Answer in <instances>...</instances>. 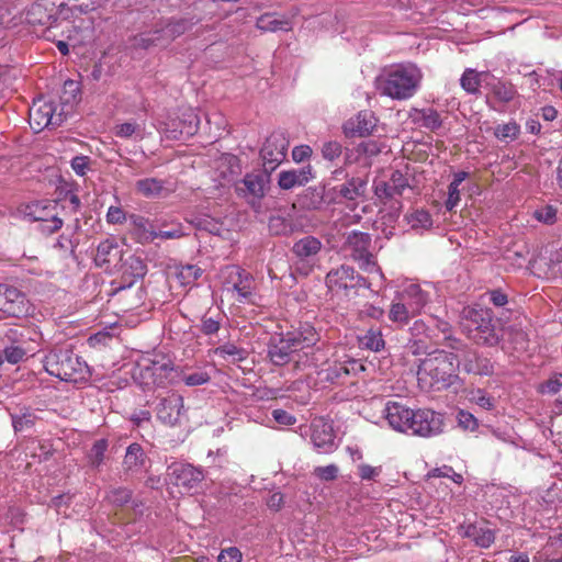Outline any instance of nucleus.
Listing matches in <instances>:
<instances>
[{
    "mask_svg": "<svg viewBox=\"0 0 562 562\" xmlns=\"http://www.w3.org/2000/svg\"><path fill=\"white\" fill-rule=\"evenodd\" d=\"M385 417L390 426L402 432L412 431L423 437L438 435L442 431V415L431 409L413 411L396 402H389Z\"/></svg>",
    "mask_w": 562,
    "mask_h": 562,
    "instance_id": "f257e3e1",
    "label": "nucleus"
},
{
    "mask_svg": "<svg viewBox=\"0 0 562 562\" xmlns=\"http://www.w3.org/2000/svg\"><path fill=\"white\" fill-rule=\"evenodd\" d=\"M420 80L422 72L415 65H398L391 69L384 78H378L376 86L382 94L404 100L416 92Z\"/></svg>",
    "mask_w": 562,
    "mask_h": 562,
    "instance_id": "f03ea898",
    "label": "nucleus"
},
{
    "mask_svg": "<svg viewBox=\"0 0 562 562\" xmlns=\"http://www.w3.org/2000/svg\"><path fill=\"white\" fill-rule=\"evenodd\" d=\"M43 362L50 375L63 381L78 382L90 374L87 363L69 348H54Z\"/></svg>",
    "mask_w": 562,
    "mask_h": 562,
    "instance_id": "7ed1b4c3",
    "label": "nucleus"
},
{
    "mask_svg": "<svg viewBox=\"0 0 562 562\" xmlns=\"http://www.w3.org/2000/svg\"><path fill=\"white\" fill-rule=\"evenodd\" d=\"M462 317L469 323V337L475 344L493 347L499 342L502 329L497 328L492 310L468 306L463 308Z\"/></svg>",
    "mask_w": 562,
    "mask_h": 562,
    "instance_id": "20e7f679",
    "label": "nucleus"
},
{
    "mask_svg": "<svg viewBox=\"0 0 562 562\" xmlns=\"http://www.w3.org/2000/svg\"><path fill=\"white\" fill-rule=\"evenodd\" d=\"M432 353L431 357L420 360L417 373L428 375L432 383H441L445 386L456 384L459 381V375L456 373L459 370L458 355L438 349L432 350Z\"/></svg>",
    "mask_w": 562,
    "mask_h": 562,
    "instance_id": "39448f33",
    "label": "nucleus"
},
{
    "mask_svg": "<svg viewBox=\"0 0 562 562\" xmlns=\"http://www.w3.org/2000/svg\"><path fill=\"white\" fill-rule=\"evenodd\" d=\"M270 169L256 170L246 173L245 177L235 183L236 194L255 211L260 212L262 199L270 188Z\"/></svg>",
    "mask_w": 562,
    "mask_h": 562,
    "instance_id": "423d86ee",
    "label": "nucleus"
},
{
    "mask_svg": "<svg viewBox=\"0 0 562 562\" xmlns=\"http://www.w3.org/2000/svg\"><path fill=\"white\" fill-rule=\"evenodd\" d=\"M447 347L461 351L458 356L457 368L468 374L480 376H491L494 374V364L490 358L483 356L479 351L471 349L468 345L463 344L460 339L447 336Z\"/></svg>",
    "mask_w": 562,
    "mask_h": 562,
    "instance_id": "0eeeda50",
    "label": "nucleus"
},
{
    "mask_svg": "<svg viewBox=\"0 0 562 562\" xmlns=\"http://www.w3.org/2000/svg\"><path fill=\"white\" fill-rule=\"evenodd\" d=\"M325 282L330 291L338 292L342 290L346 296L357 295L358 289H369L371 285L368 279L357 273L352 267L345 265L330 270L325 278Z\"/></svg>",
    "mask_w": 562,
    "mask_h": 562,
    "instance_id": "6e6552de",
    "label": "nucleus"
},
{
    "mask_svg": "<svg viewBox=\"0 0 562 562\" xmlns=\"http://www.w3.org/2000/svg\"><path fill=\"white\" fill-rule=\"evenodd\" d=\"M371 235L363 232L352 231L346 239V247L350 250L351 258L359 263V268L364 272H380L372 252L369 250L371 246Z\"/></svg>",
    "mask_w": 562,
    "mask_h": 562,
    "instance_id": "1a4fd4ad",
    "label": "nucleus"
},
{
    "mask_svg": "<svg viewBox=\"0 0 562 562\" xmlns=\"http://www.w3.org/2000/svg\"><path fill=\"white\" fill-rule=\"evenodd\" d=\"M167 477L170 484L189 492L201 484L205 474L201 468L189 463L175 462L168 467Z\"/></svg>",
    "mask_w": 562,
    "mask_h": 562,
    "instance_id": "9d476101",
    "label": "nucleus"
},
{
    "mask_svg": "<svg viewBox=\"0 0 562 562\" xmlns=\"http://www.w3.org/2000/svg\"><path fill=\"white\" fill-rule=\"evenodd\" d=\"M288 148L289 139L284 132L278 131L271 133L260 150L263 167L273 171L276 167L285 159Z\"/></svg>",
    "mask_w": 562,
    "mask_h": 562,
    "instance_id": "9b49d317",
    "label": "nucleus"
},
{
    "mask_svg": "<svg viewBox=\"0 0 562 562\" xmlns=\"http://www.w3.org/2000/svg\"><path fill=\"white\" fill-rule=\"evenodd\" d=\"M140 378L146 385L166 386L179 382L180 371L173 367L171 361H153L151 364L140 369Z\"/></svg>",
    "mask_w": 562,
    "mask_h": 562,
    "instance_id": "f8f14e48",
    "label": "nucleus"
},
{
    "mask_svg": "<svg viewBox=\"0 0 562 562\" xmlns=\"http://www.w3.org/2000/svg\"><path fill=\"white\" fill-rule=\"evenodd\" d=\"M30 302L19 289L5 284L0 297V311L11 317H23L29 314Z\"/></svg>",
    "mask_w": 562,
    "mask_h": 562,
    "instance_id": "ddd939ff",
    "label": "nucleus"
},
{
    "mask_svg": "<svg viewBox=\"0 0 562 562\" xmlns=\"http://www.w3.org/2000/svg\"><path fill=\"white\" fill-rule=\"evenodd\" d=\"M294 341L288 339L284 334L270 338L267 345V357L273 366L282 367L293 360V356L299 352Z\"/></svg>",
    "mask_w": 562,
    "mask_h": 562,
    "instance_id": "4468645a",
    "label": "nucleus"
},
{
    "mask_svg": "<svg viewBox=\"0 0 562 562\" xmlns=\"http://www.w3.org/2000/svg\"><path fill=\"white\" fill-rule=\"evenodd\" d=\"M183 408V397L171 393L160 398L156 406V416L164 425L172 427L179 423Z\"/></svg>",
    "mask_w": 562,
    "mask_h": 562,
    "instance_id": "2eb2a0df",
    "label": "nucleus"
},
{
    "mask_svg": "<svg viewBox=\"0 0 562 562\" xmlns=\"http://www.w3.org/2000/svg\"><path fill=\"white\" fill-rule=\"evenodd\" d=\"M63 114H55V108L52 103L34 102L30 108V122L34 123V128L42 130L46 126H58L63 123Z\"/></svg>",
    "mask_w": 562,
    "mask_h": 562,
    "instance_id": "dca6fc26",
    "label": "nucleus"
},
{
    "mask_svg": "<svg viewBox=\"0 0 562 562\" xmlns=\"http://www.w3.org/2000/svg\"><path fill=\"white\" fill-rule=\"evenodd\" d=\"M149 462L143 447L137 442H133L127 447L124 456L123 473L126 477L132 476L146 469Z\"/></svg>",
    "mask_w": 562,
    "mask_h": 562,
    "instance_id": "f3484780",
    "label": "nucleus"
},
{
    "mask_svg": "<svg viewBox=\"0 0 562 562\" xmlns=\"http://www.w3.org/2000/svg\"><path fill=\"white\" fill-rule=\"evenodd\" d=\"M313 177L311 165L297 169L282 170L278 175V186L282 190H291L295 187L305 186Z\"/></svg>",
    "mask_w": 562,
    "mask_h": 562,
    "instance_id": "a211bd4d",
    "label": "nucleus"
},
{
    "mask_svg": "<svg viewBox=\"0 0 562 562\" xmlns=\"http://www.w3.org/2000/svg\"><path fill=\"white\" fill-rule=\"evenodd\" d=\"M168 184L169 182L166 180L145 178L136 181L135 190L147 199L166 198L175 191Z\"/></svg>",
    "mask_w": 562,
    "mask_h": 562,
    "instance_id": "6ab92c4d",
    "label": "nucleus"
},
{
    "mask_svg": "<svg viewBox=\"0 0 562 562\" xmlns=\"http://www.w3.org/2000/svg\"><path fill=\"white\" fill-rule=\"evenodd\" d=\"M57 10L52 0H40L27 11V20L32 24L50 25L56 21Z\"/></svg>",
    "mask_w": 562,
    "mask_h": 562,
    "instance_id": "aec40b11",
    "label": "nucleus"
},
{
    "mask_svg": "<svg viewBox=\"0 0 562 562\" xmlns=\"http://www.w3.org/2000/svg\"><path fill=\"white\" fill-rule=\"evenodd\" d=\"M375 127V119L371 112H360L355 119L348 120L344 124L346 136H367Z\"/></svg>",
    "mask_w": 562,
    "mask_h": 562,
    "instance_id": "412c9836",
    "label": "nucleus"
},
{
    "mask_svg": "<svg viewBox=\"0 0 562 562\" xmlns=\"http://www.w3.org/2000/svg\"><path fill=\"white\" fill-rule=\"evenodd\" d=\"M406 187H408L406 177L400 170H395L387 182H381L375 187L374 193L379 199H392L395 195H402Z\"/></svg>",
    "mask_w": 562,
    "mask_h": 562,
    "instance_id": "4be33fe9",
    "label": "nucleus"
},
{
    "mask_svg": "<svg viewBox=\"0 0 562 562\" xmlns=\"http://www.w3.org/2000/svg\"><path fill=\"white\" fill-rule=\"evenodd\" d=\"M412 336L414 339H411L409 348L414 356L418 355H427V357H431L432 350L430 351L426 341L423 338H418L419 335L425 334L427 338L434 339L436 335L434 334V329H430L423 321L414 322V325L411 327Z\"/></svg>",
    "mask_w": 562,
    "mask_h": 562,
    "instance_id": "5701e85b",
    "label": "nucleus"
},
{
    "mask_svg": "<svg viewBox=\"0 0 562 562\" xmlns=\"http://www.w3.org/2000/svg\"><path fill=\"white\" fill-rule=\"evenodd\" d=\"M322 241L317 237L308 235L296 240L291 251L300 260H308L314 258L322 250Z\"/></svg>",
    "mask_w": 562,
    "mask_h": 562,
    "instance_id": "b1692460",
    "label": "nucleus"
},
{
    "mask_svg": "<svg viewBox=\"0 0 562 562\" xmlns=\"http://www.w3.org/2000/svg\"><path fill=\"white\" fill-rule=\"evenodd\" d=\"M134 41L135 47L143 49H149L151 47H166L171 43L170 40H167L164 25L156 27L148 33H142L135 36Z\"/></svg>",
    "mask_w": 562,
    "mask_h": 562,
    "instance_id": "393cba45",
    "label": "nucleus"
},
{
    "mask_svg": "<svg viewBox=\"0 0 562 562\" xmlns=\"http://www.w3.org/2000/svg\"><path fill=\"white\" fill-rule=\"evenodd\" d=\"M312 441L319 452H330L335 447V435L331 427L325 424L322 427H314Z\"/></svg>",
    "mask_w": 562,
    "mask_h": 562,
    "instance_id": "a878e982",
    "label": "nucleus"
},
{
    "mask_svg": "<svg viewBox=\"0 0 562 562\" xmlns=\"http://www.w3.org/2000/svg\"><path fill=\"white\" fill-rule=\"evenodd\" d=\"M368 187V179L362 177H352L339 187L338 193L346 200H356L364 196Z\"/></svg>",
    "mask_w": 562,
    "mask_h": 562,
    "instance_id": "bb28decb",
    "label": "nucleus"
},
{
    "mask_svg": "<svg viewBox=\"0 0 562 562\" xmlns=\"http://www.w3.org/2000/svg\"><path fill=\"white\" fill-rule=\"evenodd\" d=\"M400 297L402 301L408 304L416 312V314L419 313L427 303V294L420 289L418 284H411L407 286Z\"/></svg>",
    "mask_w": 562,
    "mask_h": 562,
    "instance_id": "cd10ccee",
    "label": "nucleus"
},
{
    "mask_svg": "<svg viewBox=\"0 0 562 562\" xmlns=\"http://www.w3.org/2000/svg\"><path fill=\"white\" fill-rule=\"evenodd\" d=\"M121 257L119 245L114 240L106 239L101 241L97 248L94 261L97 266L102 267L110 263L115 258Z\"/></svg>",
    "mask_w": 562,
    "mask_h": 562,
    "instance_id": "c85d7f7f",
    "label": "nucleus"
},
{
    "mask_svg": "<svg viewBox=\"0 0 562 562\" xmlns=\"http://www.w3.org/2000/svg\"><path fill=\"white\" fill-rule=\"evenodd\" d=\"M133 223V235L138 243L144 245L156 239L155 226L148 220L137 216L134 218Z\"/></svg>",
    "mask_w": 562,
    "mask_h": 562,
    "instance_id": "c756f323",
    "label": "nucleus"
},
{
    "mask_svg": "<svg viewBox=\"0 0 562 562\" xmlns=\"http://www.w3.org/2000/svg\"><path fill=\"white\" fill-rule=\"evenodd\" d=\"M464 536L472 539L481 548H488L495 540L493 530L472 524L465 528Z\"/></svg>",
    "mask_w": 562,
    "mask_h": 562,
    "instance_id": "7c9ffc66",
    "label": "nucleus"
},
{
    "mask_svg": "<svg viewBox=\"0 0 562 562\" xmlns=\"http://www.w3.org/2000/svg\"><path fill=\"white\" fill-rule=\"evenodd\" d=\"M198 23L193 21V19L181 18V19H170L165 24V33L167 34V40L172 42L180 35L184 34L187 31L191 30L193 25Z\"/></svg>",
    "mask_w": 562,
    "mask_h": 562,
    "instance_id": "2f4dec72",
    "label": "nucleus"
},
{
    "mask_svg": "<svg viewBox=\"0 0 562 562\" xmlns=\"http://www.w3.org/2000/svg\"><path fill=\"white\" fill-rule=\"evenodd\" d=\"M56 207V201H36L27 205V215L32 216L34 221L48 222V218L55 215L53 212Z\"/></svg>",
    "mask_w": 562,
    "mask_h": 562,
    "instance_id": "473e14b6",
    "label": "nucleus"
},
{
    "mask_svg": "<svg viewBox=\"0 0 562 562\" xmlns=\"http://www.w3.org/2000/svg\"><path fill=\"white\" fill-rule=\"evenodd\" d=\"M325 187H310L300 198V202L304 209L319 210L324 204Z\"/></svg>",
    "mask_w": 562,
    "mask_h": 562,
    "instance_id": "72a5a7b5",
    "label": "nucleus"
},
{
    "mask_svg": "<svg viewBox=\"0 0 562 562\" xmlns=\"http://www.w3.org/2000/svg\"><path fill=\"white\" fill-rule=\"evenodd\" d=\"M123 278L131 277L128 280V286H131L135 279L143 278L146 274L147 268L145 262L135 256L128 257L122 265Z\"/></svg>",
    "mask_w": 562,
    "mask_h": 562,
    "instance_id": "f704fd0d",
    "label": "nucleus"
},
{
    "mask_svg": "<svg viewBox=\"0 0 562 562\" xmlns=\"http://www.w3.org/2000/svg\"><path fill=\"white\" fill-rule=\"evenodd\" d=\"M487 76L488 72L486 71L477 72L475 69L468 68L460 79V85L467 92L477 94L482 81Z\"/></svg>",
    "mask_w": 562,
    "mask_h": 562,
    "instance_id": "c9c22d12",
    "label": "nucleus"
},
{
    "mask_svg": "<svg viewBox=\"0 0 562 562\" xmlns=\"http://www.w3.org/2000/svg\"><path fill=\"white\" fill-rule=\"evenodd\" d=\"M257 27L262 31H289L291 30L290 21L285 18H277L273 13H266L258 18Z\"/></svg>",
    "mask_w": 562,
    "mask_h": 562,
    "instance_id": "e433bc0d",
    "label": "nucleus"
},
{
    "mask_svg": "<svg viewBox=\"0 0 562 562\" xmlns=\"http://www.w3.org/2000/svg\"><path fill=\"white\" fill-rule=\"evenodd\" d=\"M268 228L271 235L290 236L295 232L296 225L283 216L272 215L269 217Z\"/></svg>",
    "mask_w": 562,
    "mask_h": 562,
    "instance_id": "4c0bfd02",
    "label": "nucleus"
},
{
    "mask_svg": "<svg viewBox=\"0 0 562 562\" xmlns=\"http://www.w3.org/2000/svg\"><path fill=\"white\" fill-rule=\"evenodd\" d=\"M414 315H416V312L401 299L398 302L392 303L389 312L390 319L400 324H407Z\"/></svg>",
    "mask_w": 562,
    "mask_h": 562,
    "instance_id": "58836bf2",
    "label": "nucleus"
},
{
    "mask_svg": "<svg viewBox=\"0 0 562 562\" xmlns=\"http://www.w3.org/2000/svg\"><path fill=\"white\" fill-rule=\"evenodd\" d=\"M215 355L224 358L232 359L233 362L244 361L248 357V351L244 348H239L234 344H225L215 349Z\"/></svg>",
    "mask_w": 562,
    "mask_h": 562,
    "instance_id": "ea45409f",
    "label": "nucleus"
},
{
    "mask_svg": "<svg viewBox=\"0 0 562 562\" xmlns=\"http://www.w3.org/2000/svg\"><path fill=\"white\" fill-rule=\"evenodd\" d=\"M360 345L372 351H380L384 348V340L380 330L369 329L359 338Z\"/></svg>",
    "mask_w": 562,
    "mask_h": 562,
    "instance_id": "a19ab883",
    "label": "nucleus"
},
{
    "mask_svg": "<svg viewBox=\"0 0 562 562\" xmlns=\"http://www.w3.org/2000/svg\"><path fill=\"white\" fill-rule=\"evenodd\" d=\"M492 92L494 97L504 103L510 102L517 91L510 82L497 81L492 85Z\"/></svg>",
    "mask_w": 562,
    "mask_h": 562,
    "instance_id": "79ce46f5",
    "label": "nucleus"
},
{
    "mask_svg": "<svg viewBox=\"0 0 562 562\" xmlns=\"http://www.w3.org/2000/svg\"><path fill=\"white\" fill-rule=\"evenodd\" d=\"M4 361H7L10 364H16L21 361H24L29 357V352L25 348H23L20 345H10L4 347L1 350Z\"/></svg>",
    "mask_w": 562,
    "mask_h": 562,
    "instance_id": "37998d69",
    "label": "nucleus"
},
{
    "mask_svg": "<svg viewBox=\"0 0 562 562\" xmlns=\"http://www.w3.org/2000/svg\"><path fill=\"white\" fill-rule=\"evenodd\" d=\"M12 425L16 432L25 431L35 425L36 416L30 411H25L24 413L11 414Z\"/></svg>",
    "mask_w": 562,
    "mask_h": 562,
    "instance_id": "c03bdc74",
    "label": "nucleus"
},
{
    "mask_svg": "<svg viewBox=\"0 0 562 562\" xmlns=\"http://www.w3.org/2000/svg\"><path fill=\"white\" fill-rule=\"evenodd\" d=\"M106 449L108 441L105 439H99L93 443L88 453L89 462L93 468H99L102 464Z\"/></svg>",
    "mask_w": 562,
    "mask_h": 562,
    "instance_id": "a18cd8bd",
    "label": "nucleus"
},
{
    "mask_svg": "<svg viewBox=\"0 0 562 562\" xmlns=\"http://www.w3.org/2000/svg\"><path fill=\"white\" fill-rule=\"evenodd\" d=\"M132 491L126 487H115L110 490L106 498L111 504L122 507L132 499Z\"/></svg>",
    "mask_w": 562,
    "mask_h": 562,
    "instance_id": "49530a36",
    "label": "nucleus"
},
{
    "mask_svg": "<svg viewBox=\"0 0 562 562\" xmlns=\"http://www.w3.org/2000/svg\"><path fill=\"white\" fill-rule=\"evenodd\" d=\"M359 366L360 369L363 370V366L359 364L356 360H350L348 362H335L329 369L327 378L329 379H338L342 375H348L350 370H355V367Z\"/></svg>",
    "mask_w": 562,
    "mask_h": 562,
    "instance_id": "de8ad7c7",
    "label": "nucleus"
},
{
    "mask_svg": "<svg viewBox=\"0 0 562 562\" xmlns=\"http://www.w3.org/2000/svg\"><path fill=\"white\" fill-rule=\"evenodd\" d=\"M422 126L430 131H436L441 127L442 121L440 114L434 109H424L420 111Z\"/></svg>",
    "mask_w": 562,
    "mask_h": 562,
    "instance_id": "09e8293b",
    "label": "nucleus"
},
{
    "mask_svg": "<svg viewBox=\"0 0 562 562\" xmlns=\"http://www.w3.org/2000/svg\"><path fill=\"white\" fill-rule=\"evenodd\" d=\"M520 128L516 122H509L503 125H498L495 130V136L501 139H516L519 135Z\"/></svg>",
    "mask_w": 562,
    "mask_h": 562,
    "instance_id": "8fccbe9b",
    "label": "nucleus"
},
{
    "mask_svg": "<svg viewBox=\"0 0 562 562\" xmlns=\"http://www.w3.org/2000/svg\"><path fill=\"white\" fill-rule=\"evenodd\" d=\"M221 328L220 319L215 318L212 313L209 311L205 313L201 319L200 330L204 335H213L216 334Z\"/></svg>",
    "mask_w": 562,
    "mask_h": 562,
    "instance_id": "3c124183",
    "label": "nucleus"
},
{
    "mask_svg": "<svg viewBox=\"0 0 562 562\" xmlns=\"http://www.w3.org/2000/svg\"><path fill=\"white\" fill-rule=\"evenodd\" d=\"M179 381H183L189 386H198L210 381V375L204 371H196L190 374H184L180 371Z\"/></svg>",
    "mask_w": 562,
    "mask_h": 562,
    "instance_id": "603ef678",
    "label": "nucleus"
},
{
    "mask_svg": "<svg viewBox=\"0 0 562 562\" xmlns=\"http://www.w3.org/2000/svg\"><path fill=\"white\" fill-rule=\"evenodd\" d=\"M408 222L412 224L413 228L416 227H430L432 225V220L430 214L427 211L418 210L411 214L408 217Z\"/></svg>",
    "mask_w": 562,
    "mask_h": 562,
    "instance_id": "864d4df0",
    "label": "nucleus"
},
{
    "mask_svg": "<svg viewBox=\"0 0 562 562\" xmlns=\"http://www.w3.org/2000/svg\"><path fill=\"white\" fill-rule=\"evenodd\" d=\"M342 153V146L336 140H329L324 143L322 146V155L325 159L333 161L340 157Z\"/></svg>",
    "mask_w": 562,
    "mask_h": 562,
    "instance_id": "5fc2aeb1",
    "label": "nucleus"
},
{
    "mask_svg": "<svg viewBox=\"0 0 562 562\" xmlns=\"http://www.w3.org/2000/svg\"><path fill=\"white\" fill-rule=\"evenodd\" d=\"M338 467L335 464H329L327 467H317L315 468L313 474L322 481H334L338 476Z\"/></svg>",
    "mask_w": 562,
    "mask_h": 562,
    "instance_id": "6e6d98bb",
    "label": "nucleus"
},
{
    "mask_svg": "<svg viewBox=\"0 0 562 562\" xmlns=\"http://www.w3.org/2000/svg\"><path fill=\"white\" fill-rule=\"evenodd\" d=\"M457 418L459 426L465 430L474 431L479 426L476 418L467 411H460Z\"/></svg>",
    "mask_w": 562,
    "mask_h": 562,
    "instance_id": "4d7b16f0",
    "label": "nucleus"
},
{
    "mask_svg": "<svg viewBox=\"0 0 562 562\" xmlns=\"http://www.w3.org/2000/svg\"><path fill=\"white\" fill-rule=\"evenodd\" d=\"M241 559L243 554L237 547L223 549L217 557L218 562H241Z\"/></svg>",
    "mask_w": 562,
    "mask_h": 562,
    "instance_id": "13d9d810",
    "label": "nucleus"
},
{
    "mask_svg": "<svg viewBox=\"0 0 562 562\" xmlns=\"http://www.w3.org/2000/svg\"><path fill=\"white\" fill-rule=\"evenodd\" d=\"M78 92V83L74 80H66L64 83V95L61 97L63 102L66 104L75 102Z\"/></svg>",
    "mask_w": 562,
    "mask_h": 562,
    "instance_id": "bf43d9fd",
    "label": "nucleus"
},
{
    "mask_svg": "<svg viewBox=\"0 0 562 562\" xmlns=\"http://www.w3.org/2000/svg\"><path fill=\"white\" fill-rule=\"evenodd\" d=\"M300 329L303 331L304 335L303 346L312 347L319 340V335L312 325L305 323L300 326Z\"/></svg>",
    "mask_w": 562,
    "mask_h": 562,
    "instance_id": "052dcab7",
    "label": "nucleus"
},
{
    "mask_svg": "<svg viewBox=\"0 0 562 562\" xmlns=\"http://www.w3.org/2000/svg\"><path fill=\"white\" fill-rule=\"evenodd\" d=\"M475 403L487 411H491L495 407V398L488 396L483 390L479 389L473 393L472 397Z\"/></svg>",
    "mask_w": 562,
    "mask_h": 562,
    "instance_id": "680f3d73",
    "label": "nucleus"
},
{
    "mask_svg": "<svg viewBox=\"0 0 562 562\" xmlns=\"http://www.w3.org/2000/svg\"><path fill=\"white\" fill-rule=\"evenodd\" d=\"M90 158L88 156H76L71 159V168L78 176H85L89 168Z\"/></svg>",
    "mask_w": 562,
    "mask_h": 562,
    "instance_id": "e2e57ef3",
    "label": "nucleus"
},
{
    "mask_svg": "<svg viewBox=\"0 0 562 562\" xmlns=\"http://www.w3.org/2000/svg\"><path fill=\"white\" fill-rule=\"evenodd\" d=\"M272 416H273V419L278 424L284 425V426L293 425L296 422V418L293 415H291L290 413H288L284 409H280V408L274 409L272 412Z\"/></svg>",
    "mask_w": 562,
    "mask_h": 562,
    "instance_id": "0e129e2a",
    "label": "nucleus"
},
{
    "mask_svg": "<svg viewBox=\"0 0 562 562\" xmlns=\"http://www.w3.org/2000/svg\"><path fill=\"white\" fill-rule=\"evenodd\" d=\"M535 216L540 222L551 224L555 220L557 211L552 206L548 205L542 210L536 211Z\"/></svg>",
    "mask_w": 562,
    "mask_h": 562,
    "instance_id": "69168bd1",
    "label": "nucleus"
},
{
    "mask_svg": "<svg viewBox=\"0 0 562 562\" xmlns=\"http://www.w3.org/2000/svg\"><path fill=\"white\" fill-rule=\"evenodd\" d=\"M459 201H460L459 187L450 183L448 186V199L445 202L446 209L448 211H452Z\"/></svg>",
    "mask_w": 562,
    "mask_h": 562,
    "instance_id": "338daca9",
    "label": "nucleus"
},
{
    "mask_svg": "<svg viewBox=\"0 0 562 562\" xmlns=\"http://www.w3.org/2000/svg\"><path fill=\"white\" fill-rule=\"evenodd\" d=\"M549 393L555 394L562 387V373H554L543 385Z\"/></svg>",
    "mask_w": 562,
    "mask_h": 562,
    "instance_id": "774afa93",
    "label": "nucleus"
}]
</instances>
